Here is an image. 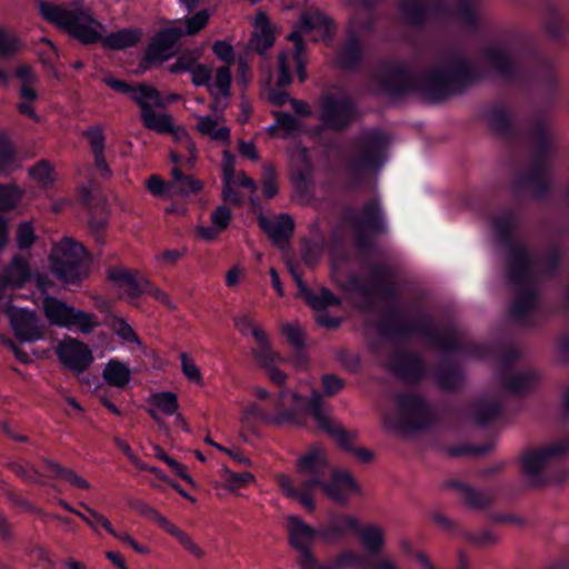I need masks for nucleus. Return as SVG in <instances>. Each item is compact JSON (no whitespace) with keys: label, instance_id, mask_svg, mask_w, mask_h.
<instances>
[{"label":"nucleus","instance_id":"1","mask_svg":"<svg viewBox=\"0 0 569 569\" xmlns=\"http://www.w3.org/2000/svg\"><path fill=\"white\" fill-rule=\"evenodd\" d=\"M335 32V24L321 10L310 7L302 11L295 30L290 32L287 39L295 44V52L281 51L278 57L279 76L277 84L286 87L290 83V71L295 66L301 81L306 79L305 61L302 57L303 42L302 36L310 37L313 41L326 40Z\"/></svg>","mask_w":569,"mask_h":569},{"label":"nucleus","instance_id":"2","mask_svg":"<svg viewBox=\"0 0 569 569\" xmlns=\"http://www.w3.org/2000/svg\"><path fill=\"white\" fill-rule=\"evenodd\" d=\"M330 463L326 450L319 446H310L297 460V483L289 476L280 475L278 485L283 495L298 500L306 509L316 508L315 492L330 473Z\"/></svg>","mask_w":569,"mask_h":569},{"label":"nucleus","instance_id":"3","mask_svg":"<svg viewBox=\"0 0 569 569\" xmlns=\"http://www.w3.org/2000/svg\"><path fill=\"white\" fill-rule=\"evenodd\" d=\"M49 269L62 282H80L90 272L91 257L84 247L70 237L52 244Z\"/></svg>","mask_w":569,"mask_h":569},{"label":"nucleus","instance_id":"4","mask_svg":"<svg viewBox=\"0 0 569 569\" xmlns=\"http://www.w3.org/2000/svg\"><path fill=\"white\" fill-rule=\"evenodd\" d=\"M568 450L569 442L561 440L526 451L521 457V466L527 480L533 486L546 481L561 482L569 475V470L560 476L557 468Z\"/></svg>","mask_w":569,"mask_h":569},{"label":"nucleus","instance_id":"5","mask_svg":"<svg viewBox=\"0 0 569 569\" xmlns=\"http://www.w3.org/2000/svg\"><path fill=\"white\" fill-rule=\"evenodd\" d=\"M39 9L43 18L63 29L83 43L98 41L102 34V26L89 11L82 8L66 9L48 2H41Z\"/></svg>","mask_w":569,"mask_h":569},{"label":"nucleus","instance_id":"6","mask_svg":"<svg viewBox=\"0 0 569 569\" xmlns=\"http://www.w3.org/2000/svg\"><path fill=\"white\" fill-rule=\"evenodd\" d=\"M20 287H0V310L10 320L14 335L23 342H34L43 338V326L34 312L19 305L23 299L17 293Z\"/></svg>","mask_w":569,"mask_h":569},{"label":"nucleus","instance_id":"7","mask_svg":"<svg viewBox=\"0 0 569 569\" xmlns=\"http://www.w3.org/2000/svg\"><path fill=\"white\" fill-rule=\"evenodd\" d=\"M42 307L48 321L60 328L89 335L100 326L96 315L70 307L53 297H44Z\"/></svg>","mask_w":569,"mask_h":569},{"label":"nucleus","instance_id":"8","mask_svg":"<svg viewBox=\"0 0 569 569\" xmlns=\"http://www.w3.org/2000/svg\"><path fill=\"white\" fill-rule=\"evenodd\" d=\"M303 398L300 393L283 390L279 393V408L274 415H270L254 403L248 405L241 412L243 423H274V425H300L298 407Z\"/></svg>","mask_w":569,"mask_h":569},{"label":"nucleus","instance_id":"9","mask_svg":"<svg viewBox=\"0 0 569 569\" xmlns=\"http://www.w3.org/2000/svg\"><path fill=\"white\" fill-rule=\"evenodd\" d=\"M141 117L148 129L159 133L171 132L173 140L177 143V148L170 152V158L173 163L177 164L184 157L183 152H187L189 156L186 159V162L190 167L193 166L197 159L196 144L183 128H174L169 114L156 112L153 109L142 112Z\"/></svg>","mask_w":569,"mask_h":569},{"label":"nucleus","instance_id":"10","mask_svg":"<svg viewBox=\"0 0 569 569\" xmlns=\"http://www.w3.org/2000/svg\"><path fill=\"white\" fill-rule=\"evenodd\" d=\"M223 199L231 203H241L256 191V184L243 172L234 173V158L229 151L223 152Z\"/></svg>","mask_w":569,"mask_h":569},{"label":"nucleus","instance_id":"11","mask_svg":"<svg viewBox=\"0 0 569 569\" xmlns=\"http://www.w3.org/2000/svg\"><path fill=\"white\" fill-rule=\"evenodd\" d=\"M56 353L61 365L77 375L88 370L94 360L90 348L73 337L60 340Z\"/></svg>","mask_w":569,"mask_h":569},{"label":"nucleus","instance_id":"12","mask_svg":"<svg viewBox=\"0 0 569 569\" xmlns=\"http://www.w3.org/2000/svg\"><path fill=\"white\" fill-rule=\"evenodd\" d=\"M318 490L339 505L347 503L352 496L361 491L351 473L343 469H332Z\"/></svg>","mask_w":569,"mask_h":569},{"label":"nucleus","instance_id":"13","mask_svg":"<svg viewBox=\"0 0 569 569\" xmlns=\"http://www.w3.org/2000/svg\"><path fill=\"white\" fill-rule=\"evenodd\" d=\"M307 411L315 419L318 428L337 440L340 447H350V436L330 416V407L327 406L318 390H312Z\"/></svg>","mask_w":569,"mask_h":569},{"label":"nucleus","instance_id":"14","mask_svg":"<svg viewBox=\"0 0 569 569\" xmlns=\"http://www.w3.org/2000/svg\"><path fill=\"white\" fill-rule=\"evenodd\" d=\"M287 532L291 548L297 552V558H303L313 553L312 547L319 530L305 522L298 516H287Z\"/></svg>","mask_w":569,"mask_h":569},{"label":"nucleus","instance_id":"15","mask_svg":"<svg viewBox=\"0 0 569 569\" xmlns=\"http://www.w3.org/2000/svg\"><path fill=\"white\" fill-rule=\"evenodd\" d=\"M149 407L147 412L158 425L159 429L168 435L169 428L163 417H170L177 413L179 402L177 396L171 391L151 393L147 400Z\"/></svg>","mask_w":569,"mask_h":569},{"label":"nucleus","instance_id":"16","mask_svg":"<svg viewBox=\"0 0 569 569\" xmlns=\"http://www.w3.org/2000/svg\"><path fill=\"white\" fill-rule=\"evenodd\" d=\"M251 48L260 54H264L276 41L279 28L270 21L266 12L258 11L252 19Z\"/></svg>","mask_w":569,"mask_h":569},{"label":"nucleus","instance_id":"17","mask_svg":"<svg viewBox=\"0 0 569 569\" xmlns=\"http://www.w3.org/2000/svg\"><path fill=\"white\" fill-rule=\"evenodd\" d=\"M359 521L351 515H333L326 527L319 529L320 539L327 545L340 542L350 532H357Z\"/></svg>","mask_w":569,"mask_h":569},{"label":"nucleus","instance_id":"18","mask_svg":"<svg viewBox=\"0 0 569 569\" xmlns=\"http://www.w3.org/2000/svg\"><path fill=\"white\" fill-rule=\"evenodd\" d=\"M181 38V33L171 22L168 27L160 30L149 44L147 57L150 61H166L173 53L176 42Z\"/></svg>","mask_w":569,"mask_h":569},{"label":"nucleus","instance_id":"19","mask_svg":"<svg viewBox=\"0 0 569 569\" xmlns=\"http://www.w3.org/2000/svg\"><path fill=\"white\" fill-rule=\"evenodd\" d=\"M231 71L229 67H220L217 69L213 80L209 81L207 87L212 97L211 110L213 112H223L229 106Z\"/></svg>","mask_w":569,"mask_h":569},{"label":"nucleus","instance_id":"20","mask_svg":"<svg viewBox=\"0 0 569 569\" xmlns=\"http://www.w3.org/2000/svg\"><path fill=\"white\" fill-rule=\"evenodd\" d=\"M214 116L194 114L197 119L196 130L199 134L212 141L228 143L230 141V128L226 124L223 112H213Z\"/></svg>","mask_w":569,"mask_h":569},{"label":"nucleus","instance_id":"21","mask_svg":"<svg viewBox=\"0 0 569 569\" xmlns=\"http://www.w3.org/2000/svg\"><path fill=\"white\" fill-rule=\"evenodd\" d=\"M352 117L353 108L348 100H327L321 109V121L327 128L341 129Z\"/></svg>","mask_w":569,"mask_h":569},{"label":"nucleus","instance_id":"22","mask_svg":"<svg viewBox=\"0 0 569 569\" xmlns=\"http://www.w3.org/2000/svg\"><path fill=\"white\" fill-rule=\"evenodd\" d=\"M298 288L296 296L301 298L316 312H321L340 303V299L328 290L327 287Z\"/></svg>","mask_w":569,"mask_h":569},{"label":"nucleus","instance_id":"23","mask_svg":"<svg viewBox=\"0 0 569 569\" xmlns=\"http://www.w3.org/2000/svg\"><path fill=\"white\" fill-rule=\"evenodd\" d=\"M259 224L279 247H282L293 232V221L288 216H280L271 220L266 217H260Z\"/></svg>","mask_w":569,"mask_h":569},{"label":"nucleus","instance_id":"24","mask_svg":"<svg viewBox=\"0 0 569 569\" xmlns=\"http://www.w3.org/2000/svg\"><path fill=\"white\" fill-rule=\"evenodd\" d=\"M36 276L31 271L29 261L16 257L0 273V284H24Z\"/></svg>","mask_w":569,"mask_h":569},{"label":"nucleus","instance_id":"25","mask_svg":"<svg viewBox=\"0 0 569 569\" xmlns=\"http://www.w3.org/2000/svg\"><path fill=\"white\" fill-rule=\"evenodd\" d=\"M358 537L363 549L370 555H378L386 547V532L378 525H367L358 528Z\"/></svg>","mask_w":569,"mask_h":569},{"label":"nucleus","instance_id":"26","mask_svg":"<svg viewBox=\"0 0 569 569\" xmlns=\"http://www.w3.org/2000/svg\"><path fill=\"white\" fill-rule=\"evenodd\" d=\"M86 134L93 154L97 170L103 178L110 177L111 171L104 157L106 138L102 130L100 128H91Z\"/></svg>","mask_w":569,"mask_h":569},{"label":"nucleus","instance_id":"27","mask_svg":"<svg viewBox=\"0 0 569 569\" xmlns=\"http://www.w3.org/2000/svg\"><path fill=\"white\" fill-rule=\"evenodd\" d=\"M399 413L403 421L418 423L428 413L425 402L417 396L407 395L398 399Z\"/></svg>","mask_w":569,"mask_h":569},{"label":"nucleus","instance_id":"28","mask_svg":"<svg viewBox=\"0 0 569 569\" xmlns=\"http://www.w3.org/2000/svg\"><path fill=\"white\" fill-rule=\"evenodd\" d=\"M256 341L258 346L251 351V353L254 361L261 368L266 369L282 361V358L272 350L266 332L256 331Z\"/></svg>","mask_w":569,"mask_h":569},{"label":"nucleus","instance_id":"29","mask_svg":"<svg viewBox=\"0 0 569 569\" xmlns=\"http://www.w3.org/2000/svg\"><path fill=\"white\" fill-rule=\"evenodd\" d=\"M79 506L84 510V512L79 513V518L92 530V532L99 533L100 529H104L109 535H116V529L107 516L84 501H80Z\"/></svg>","mask_w":569,"mask_h":569},{"label":"nucleus","instance_id":"30","mask_svg":"<svg viewBox=\"0 0 569 569\" xmlns=\"http://www.w3.org/2000/svg\"><path fill=\"white\" fill-rule=\"evenodd\" d=\"M44 468L54 478H60L70 483L73 488L80 490H91V483L80 476L77 471L64 468L56 461L46 460Z\"/></svg>","mask_w":569,"mask_h":569},{"label":"nucleus","instance_id":"31","mask_svg":"<svg viewBox=\"0 0 569 569\" xmlns=\"http://www.w3.org/2000/svg\"><path fill=\"white\" fill-rule=\"evenodd\" d=\"M102 377L110 386L123 388L131 380V370L126 363L117 359H110L106 363Z\"/></svg>","mask_w":569,"mask_h":569},{"label":"nucleus","instance_id":"32","mask_svg":"<svg viewBox=\"0 0 569 569\" xmlns=\"http://www.w3.org/2000/svg\"><path fill=\"white\" fill-rule=\"evenodd\" d=\"M386 147V139L380 133H375L367 142L366 152L359 160V166L376 169L380 163Z\"/></svg>","mask_w":569,"mask_h":569},{"label":"nucleus","instance_id":"33","mask_svg":"<svg viewBox=\"0 0 569 569\" xmlns=\"http://www.w3.org/2000/svg\"><path fill=\"white\" fill-rule=\"evenodd\" d=\"M107 278L114 284H146L149 282L144 273L124 266H113L107 271Z\"/></svg>","mask_w":569,"mask_h":569},{"label":"nucleus","instance_id":"34","mask_svg":"<svg viewBox=\"0 0 569 569\" xmlns=\"http://www.w3.org/2000/svg\"><path fill=\"white\" fill-rule=\"evenodd\" d=\"M209 19L210 12L208 10H201L192 16L176 20L172 23L181 33L182 38L198 34L207 26Z\"/></svg>","mask_w":569,"mask_h":569},{"label":"nucleus","instance_id":"35","mask_svg":"<svg viewBox=\"0 0 569 569\" xmlns=\"http://www.w3.org/2000/svg\"><path fill=\"white\" fill-rule=\"evenodd\" d=\"M130 98L139 104L141 113L147 110H152L154 107L162 106L159 92L148 84L133 87Z\"/></svg>","mask_w":569,"mask_h":569},{"label":"nucleus","instance_id":"36","mask_svg":"<svg viewBox=\"0 0 569 569\" xmlns=\"http://www.w3.org/2000/svg\"><path fill=\"white\" fill-rule=\"evenodd\" d=\"M141 39V32L137 29H123L107 36L103 44L110 49H126L134 46Z\"/></svg>","mask_w":569,"mask_h":569},{"label":"nucleus","instance_id":"37","mask_svg":"<svg viewBox=\"0 0 569 569\" xmlns=\"http://www.w3.org/2000/svg\"><path fill=\"white\" fill-rule=\"evenodd\" d=\"M172 174V193L189 194L198 192L202 189V182L196 180L191 176L183 174L180 169L176 166L171 170Z\"/></svg>","mask_w":569,"mask_h":569},{"label":"nucleus","instance_id":"38","mask_svg":"<svg viewBox=\"0 0 569 569\" xmlns=\"http://www.w3.org/2000/svg\"><path fill=\"white\" fill-rule=\"evenodd\" d=\"M202 56L201 49H189L181 52L176 61L170 64L169 71L171 73H190L191 70L200 62Z\"/></svg>","mask_w":569,"mask_h":569},{"label":"nucleus","instance_id":"39","mask_svg":"<svg viewBox=\"0 0 569 569\" xmlns=\"http://www.w3.org/2000/svg\"><path fill=\"white\" fill-rule=\"evenodd\" d=\"M511 56L509 51L503 47H491L487 49L481 60L492 70L502 71L506 66L510 62Z\"/></svg>","mask_w":569,"mask_h":569},{"label":"nucleus","instance_id":"40","mask_svg":"<svg viewBox=\"0 0 569 569\" xmlns=\"http://www.w3.org/2000/svg\"><path fill=\"white\" fill-rule=\"evenodd\" d=\"M169 535L176 538L178 542L183 547V549L188 551L193 558L201 560L204 557V550L178 526H174L170 530Z\"/></svg>","mask_w":569,"mask_h":569},{"label":"nucleus","instance_id":"41","mask_svg":"<svg viewBox=\"0 0 569 569\" xmlns=\"http://www.w3.org/2000/svg\"><path fill=\"white\" fill-rule=\"evenodd\" d=\"M276 123L270 126L269 130L279 137L293 134L298 130L297 120L284 112H274Z\"/></svg>","mask_w":569,"mask_h":569},{"label":"nucleus","instance_id":"42","mask_svg":"<svg viewBox=\"0 0 569 569\" xmlns=\"http://www.w3.org/2000/svg\"><path fill=\"white\" fill-rule=\"evenodd\" d=\"M335 569H347L361 567L366 569L363 565V557L351 549H345L340 551L335 559L331 561Z\"/></svg>","mask_w":569,"mask_h":569},{"label":"nucleus","instance_id":"43","mask_svg":"<svg viewBox=\"0 0 569 569\" xmlns=\"http://www.w3.org/2000/svg\"><path fill=\"white\" fill-rule=\"evenodd\" d=\"M22 198V191L13 184H0V210L13 209Z\"/></svg>","mask_w":569,"mask_h":569},{"label":"nucleus","instance_id":"44","mask_svg":"<svg viewBox=\"0 0 569 569\" xmlns=\"http://www.w3.org/2000/svg\"><path fill=\"white\" fill-rule=\"evenodd\" d=\"M21 40L11 32L0 29V57L7 58L22 49Z\"/></svg>","mask_w":569,"mask_h":569},{"label":"nucleus","instance_id":"45","mask_svg":"<svg viewBox=\"0 0 569 569\" xmlns=\"http://www.w3.org/2000/svg\"><path fill=\"white\" fill-rule=\"evenodd\" d=\"M29 173L38 184L44 188L51 184L56 179L52 167L46 162L38 163L30 169Z\"/></svg>","mask_w":569,"mask_h":569},{"label":"nucleus","instance_id":"46","mask_svg":"<svg viewBox=\"0 0 569 569\" xmlns=\"http://www.w3.org/2000/svg\"><path fill=\"white\" fill-rule=\"evenodd\" d=\"M281 333L296 348H302L305 345V332L300 323L286 322L281 325Z\"/></svg>","mask_w":569,"mask_h":569},{"label":"nucleus","instance_id":"47","mask_svg":"<svg viewBox=\"0 0 569 569\" xmlns=\"http://www.w3.org/2000/svg\"><path fill=\"white\" fill-rule=\"evenodd\" d=\"M224 488L229 491H233L238 488L246 486L247 483L254 481V476L250 472H233L229 469H224Z\"/></svg>","mask_w":569,"mask_h":569},{"label":"nucleus","instance_id":"48","mask_svg":"<svg viewBox=\"0 0 569 569\" xmlns=\"http://www.w3.org/2000/svg\"><path fill=\"white\" fill-rule=\"evenodd\" d=\"M139 512L156 522L160 528H162L167 533L170 532V530L176 526L173 522H171L167 517L161 515L157 509L153 507H150L148 505H142L139 507Z\"/></svg>","mask_w":569,"mask_h":569},{"label":"nucleus","instance_id":"49","mask_svg":"<svg viewBox=\"0 0 569 569\" xmlns=\"http://www.w3.org/2000/svg\"><path fill=\"white\" fill-rule=\"evenodd\" d=\"M181 370L184 377L197 385H202V375L196 362L187 355H180Z\"/></svg>","mask_w":569,"mask_h":569},{"label":"nucleus","instance_id":"50","mask_svg":"<svg viewBox=\"0 0 569 569\" xmlns=\"http://www.w3.org/2000/svg\"><path fill=\"white\" fill-rule=\"evenodd\" d=\"M191 81L196 87H208L212 78V68L210 64L199 62L190 72Z\"/></svg>","mask_w":569,"mask_h":569},{"label":"nucleus","instance_id":"51","mask_svg":"<svg viewBox=\"0 0 569 569\" xmlns=\"http://www.w3.org/2000/svg\"><path fill=\"white\" fill-rule=\"evenodd\" d=\"M112 329L124 342H133L138 346L141 345V341L134 333L133 329L123 319H116L113 321Z\"/></svg>","mask_w":569,"mask_h":569},{"label":"nucleus","instance_id":"52","mask_svg":"<svg viewBox=\"0 0 569 569\" xmlns=\"http://www.w3.org/2000/svg\"><path fill=\"white\" fill-rule=\"evenodd\" d=\"M147 189L152 193L153 196L161 197V196H172V184L164 182L160 177L158 176H151L147 182H146Z\"/></svg>","mask_w":569,"mask_h":569},{"label":"nucleus","instance_id":"53","mask_svg":"<svg viewBox=\"0 0 569 569\" xmlns=\"http://www.w3.org/2000/svg\"><path fill=\"white\" fill-rule=\"evenodd\" d=\"M36 241L34 229L31 222H22L18 228L17 242L21 249L30 248Z\"/></svg>","mask_w":569,"mask_h":569},{"label":"nucleus","instance_id":"54","mask_svg":"<svg viewBox=\"0 0 569 569\" xmlns=\"http://www.w3.org/2000/svg\"><path fill=\"white\" fill-rule=\"evenodd\" d=\"M529 288L530 287H526V290L522 291L515 301L512 308L515 315H521L535 305V295Z\"/></svg>","mask_w":569,"mask_h":569},{"label":"nucleus","instance_id":"55","mask_svg":"<svg viewBox=\"0 0 569 569\" xmlns=\"http://www.w3.org/2000/svg\"><path fill=\"white\" fill-rule=\"evenodd\" d=\"M212 51L219 60L226 63H232L234 60L233 48L231 43L224 40L216 41L212 46Z\"/></svg>","mask_w":569,"mask_h":569},{"label":"nucleus","instance_id":"56","mask_svg":"<svg viewBox=\"0 0 569 569\" xmlns=\"http://www.w3.org/2000/svg\"><path fill=\"white\" fill-rule=\"evenodd\" d=\"M16 157L12 149L4 143H0V173H7L14 168Z\"/></svg>","mask_w":569,"mask_h":569},{"label":"nucleus","instance_id":"57","mask_svg":"<svg viewBox=\"0 0 569 569\" xmlns=\"http://www.w3.org/2000/svg\"><path fill=\"white\" fill-rule=\"evenodd\" d=\"M230 219L231 212L226 207L217 208L211 216L212 224L217 230L220 231L224 230L228 227Z\"/></svg>","mask_w":569,"mask_h":569},{"label":"nucleus","instance_id":"58","mask_svg":"<svg viewBox=\"0 0 569 569\" xmlns=\"http://www.w3.org/2000/svg\"><path fill=\"white\" fill-rule=\"evenodd\" d=\"M297 562L300 569H335L332 562H320L315 553L305 556L303 558H297Z\"/></svg>","mask_w":569,"mask_h":569},{"label":"nucleus","instance_id":"59","mask_svg":"<svg viewBox=\"0 0 569 569\" xmlns=\"http://www.w3.org/2000/svg\"><path fill=\"white\" fill-rule=\"evenodd\" d=\"M236 327L243 336H252L256 339V331L257 332H264V330L253 321H251L249 318H239L236 321Z\"/></svg>","mask_w":569,"mask_h":569},{"label":"nucleus","instance_id":"60","mask_svg":"<svg viewBox=\"0 0 569 569\" xmlns=\"http://www.w3.org/2000/svg\"><path fill=\"white\" fill-rule=\"evenodd\" d=\"M323 391L327 396H333L343 388V381L333 375L322 378Z\"/></svg>","mask_w":569,"mask_h":569},{"label":"nucleus","instance_id":"61","mask_svg":"<svg viewBox=\"0 0 569 569\" xmlns=\"http://www.w3.org/2000/svg\"><path fill=\"white\" fill-rule=\"evenodd\" d=\"M14 471L18 476L31 482H41V475L29 465H16Z\"/></svg>","mask_w":569,"mask_h":569},{"label":"nucleus","instance_id":"62","mask_svg":"<svg viewBox=\"0 0 569 569\" xmlns=\"http://www.w3.org/2000/svg\"><path fill=\"white\" fill-rule=\"evenodd\" d=\"M144 295H147V287H124L120 297L126 299L129 303L136 305Z\"/></svg>","mask_w":569,"mask_h":569},{"label":"nucleus","instance_id":"63","mask_svg":"<svg viewBox=\"0 0 569 569\" xmlns=\"http://www.w3.org/2000/svg\"><path fill=\"white\" fill-rule=\"evenodd\" d=\"M422 7L421 0H405L401 4V10L408 19L415 20L416 12H420Z\"/></svg>","mask_w":569,"mask_h":569},{"label":"nucleus","instance_id":"64","mask_svg":"<svg viewBox=\"0 0 569 569\" xmlns=\"http://www.w3.org/2000/svg\"><path fill=\"white\" fill-rule=\"evenodd\" d=\"M381 217L380 206L377 201L367 204L363 209V220L367 223H373Z\"/></svg>","mask_w":569,"mask_h":569}]
</instances>
